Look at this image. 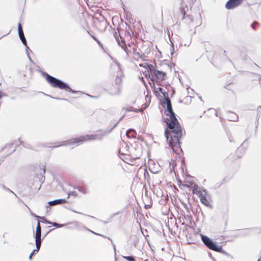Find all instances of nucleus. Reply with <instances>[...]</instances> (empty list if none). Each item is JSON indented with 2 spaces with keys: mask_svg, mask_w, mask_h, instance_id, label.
<instances>
[{
  "mask_svg": "<svg viewBox=\"0 0 261 261\" xmlns=\"http://www.w3.org/2000/svg\"><path fill=\"white\" fill-rule=\"evenodd\" d=\"M162 93L167 105V109L164 112L167 117L164 118V122L166 123L168 128L165 131V136L166 139L168 140L169 135L168 129L170 133L169 145L172 147H178L179 145V140L182 136L181 127L173 111L171 101L168 97V93L163 90Z\"/></svg>",
  "mask_w": 261,
  "mask_h": 261,
  "instance_id": "f257e3e1",
  "label": "nucleus"
},
{
  "mask_svg": "<svg viewBox=\"0 0 261 261\" xmlns=\"http://www.w3.org/2000/svg\"><path fill=\"white\" fill-rule=\"evenodd\" d=\"M46 80L53 87L58 88L60 89H64L66 91L75 93L76 91L72 90L69 87V85L62 81V80L57 79L47 73H45Z\"/></svg>",
  "mask_w": 261,
  "mask_h": 261,
  "instance_id": "f03ea898",
  "label": "nucleus"
},
{
  "mask_svg": "<svg viewBox=\"0 0 261 261\" xmlns=\"http://www.w3.org/2000/svg\"><path fill=\"white\" fill-rule=\"evenodd\" d=\"M96 140V136L95 135H86L84 136H81L79 138H74L72 140H68L63 142V144L58 145L57 146H55L54 147H57L65 145H71L75 143L77 144L78 145L81 144L83 143L84 142L88 140Z\"/></svg>",
  "mask_w": 261,
  "mask_h": 261,
  "instance_id": "7ed1b4c3",
  "label": "nucleus"
},
{
  "mask_svg": "<svg viewBox=\"0 0 261 261\" xmlns=\"http://www.w3.org/2000/svg\"><path fill=\"white\" fill-rule=\"evenodd\" d=\"M201 239L203 244L208 249L218 252L225 254V251L222 249L221 246H217L212 240L207 236L201 234Z\"/></svg>",
  "mask_w": 261,
  "mask_h": 261,
  "instance_id": "20e7f679",
  "label": "nucleus"
},
{
  "mask_svg": "<svg viewBox=\"0 0 261 261\" xmlns=\"http://www.w3.org/2000/svg\"><path fill=\"white\" fill-rule=\"evenodd\" d=\"M41 227L40 225V221L39 220L37 221V224L36 228L35 234L34 236L35 238V245H37L38 247V245H41L42 240L41 238Z\"/></svg>",
  "mask_w": 261,
  "mask_h": 261,
  "instance_id": "39448f33",
  "label": "nucleus"
},
{
  "mask_svg": "<svg viewBox=\"0 0 261 261\" xmlns=\"http://www.w3.org/2000/svg\"><path fill=\"white\" fill-rule=\"evenodd\" d=\"M243 0H229L225 5L227 9H232L239 6L242 3Z\"/></svg>",
  "mask_w": 261,
  "mask_h": 261,
  "instance_id": "423d86ee",
  "label": "nucleus"
},
{
  "mask_svg": "<svg viewBox=\"0 0 261 261\" xmlns=\"http://www.w3.org/2000/svg\"><path fill=\"white\" fill-rule=\"evenodd\" d=\"M122 86L113 85L109 90V93L112 95H119L121 93Z\"/></svg>",
  "mask_w": 261,
  "mask_h": 261,
  "instance_id": "0eeeda50",
  "label": "nucleus"
},
{
  "mask_svg": "<svg viewBox=\"0 0 261 261\" xmlns=\"http://www.w3.org/2000/svg\"><path fill=\"white\" fill-rule=\"evenodd\" d=\"M115 37L119 46H120L123 49V50L126 53L127 55H128L129 53L130 52V49L128 48L127 45L125 43V41L124 40L121 39V43L119 38L116 36Z\"/></svg>",
  "mask_w": 261,
  "mask_h": 261,
  "instance_id": "6e6552de",
  "label": "nucleus"
},
{
  "mask_svg": "<svg viewBox=\"0 0 261 261\" xmlns=\"http://www.w3.org/2000/svg\"><path fill=\"white\" fill-rule=\"evenodd\" d=\"M166 74L165 72L158 70H156L155 72L153 73V75L155 76V77L158 80L161 81H164L165 80V76Z\"/></svg>",
  "mask_w": 261,
  "mask_h": 261,
  "instance_id": "1a4fd4ad",
  "label": "nucleus"
},
{
  "mask_svg": "<svg viewBox=\"0 0 261 261\" xmlns=\"http://www.w3.org/2000/svg\"><path fill=\"white\" fill-rule=\"evenodd\" d=\"M66 201L65 199H58L48 202V204L49 205H55L65 203Z\"/></svg>",
  "mask_w": 261,
  "mask_h": 261,
  "instance_id": "9d476101",
  "label": "nucleus"
},
{
  "mask_svg": "<svg viewBox=\"0 0 261 261\" xmlns=\"http://www.w3.org/2000/svg\"><path fill=\"white\" fill-rule=\"evenodd\" d=\"M199 197L200 198H208V195L207 194V192L205 188L203 187L200 188L199 190Z\"/></svg>",
  "mask_w": 261,
  "mask_h": 261,
  "instance_id": "9b49d317",
  "label": "nucleus"
},
{
  "mask_svg": "<svg viewBox=\"0 0 261 261\" xmlns=\"http://www.w3.org/2000/svg\"><path fill=\"white\" fill-rule=\"evenodd\" d=\"M126 135L128 138H135L136 132L134 129L130 128L127 130Z\"/></svg>",
  "mask_w": 261,
  "mask_h": 261,
  "instance_id": "f8f14e48",
  "label": "nucleus"
},
{
  "mask_svg": "<svg viewBox=\"0 0 261 261\" xmlns=\"http://www.w3.org/2000/svg\"><path fill=\"white\" fill-rule=\"evenodd\" d=\"M83 229L87 230H88V231H89L91 232L92 233H94V234H96V235L101 236H102V237H104V238H108V239L109 240H110L111 241V242H112V245H113V247H114V250H115V244L113 242L112 240L111 239H110L109 237H106V236H104L101 235V234H99V233H95V232H94V231H92V230H89V229H88L87 228H86V227H85V226H83Z\"/></svg>",
  "mask_w": 261,
  "mask_h": 261,
  "instance_id": "ddd939ff",
  "label": "nucleus"
},
{
  "mask_svg": "<svg viewBox=\"0 0 261 261\" xmlns=\"http://www.w3.org/2000/svg\"><path fill=\"white\" fill-rule=\"evenodd\" d=\"M228 113L230 114V116L228 117L230 121H236L238 120V117L235 113L231 112H229Z\"/></svg>",
  "mask_w": 261,
  "mask_h": 261,
  "instance_id": "4468645a",
  "label": "nucleus"
},
{
  "mask_svg": "<svg viewBox=\"0 0 261 261\" xmlns=\"http://www.w3.org/2000/svg\"><path fill=\"white\" fill-rule=\"evenodd\" d=\"M192 191H193V194H195V193H198V194H199V190L200 189V188H199V186L197 184H192Z\"/></svg>",
  "mask_w": 261,
  "mask_h": 261,
  "instance_id": "2eb2a0df",
  "label": "nucleus"
},
{
  "mask_svg": "<svg viewBox=\"0 0 261 261\" xmlns=\"http://www.w3.org/2000/svg\"><path fill=\"white\" fill-rule=\"evenodd\" d=\"M41 245H38V247L37 245H36V249H34L31 253L30 254L29 258L30 260L32 259V256L34 255V254L35 253V252H38L40 248Z\"/></svg>",
  "mask_w": 261,
  "mask_h": 261,
  "instance_id": "dca6fc26",
  "label": "nucleus"
},
{
  "mask_svg": "<svg viewBox=\"0 0 261 261\" xmlns=\"http://www.w3.org/2000/svg\"><path fill=\"white\" fill-rule=\"evenodd\" d=\"M200 200L201 202L206 206H208L210 204L208 198L202 197L201 198H200Z\"/></svg>",
  "mask_w": 261,
  "mask_h": 261,
  "instance_id": "f3484780",
  "label": "nucleus"
},
{
  "mask_svg": "<svg viewBox=\"0 0 261 261\" xmlns=\"http://www.w3.org/2000/svg\"><path fill=\"white\" fill-rule=\"evenodd\" d=\"M18 35H19L20 39L21 40L22 44L24 45H27V40H26V39L25 38L24 34H19Z\"/></svg>",
  "mask_w": 261,
  "mask_h": 261,
  "instance_id": "a211bd4d",
  "label": "nucleus"
},
{
  "mask_svg": "<svg viewBox=\"0 0 261 261\" xmlns=\"http://www.w3.org/2000/svg\"><path fill=\"white\" fill-rule=\"evenodd\" d=\"M148 69L150 71V72L152 73H154L155 71L157 70L155 68L154 66L152 64H148L147 65Z\"/></svg>",
  "mask_w": 261,
  "mask_h": 261,
  "instance_id": "6ab92c4d",
  "label": "nucleus"
},
{
  "mask_svg": "<svg viewBox=\"0 0 261 261\" xmlns=\"http://www.w3.org/2000/svg\"><path fill=\"white\" fill-rule=\"evenodd\" d=\"M116 86H122V80L120 77H117L115 80V84Z\"/></svg>",
  "mask_w": 261,
  "mask_h": 261,
  "instance_id": "aec40b11",
  "label": "nucleus"
},
{
  "mask_svg": "<svg viewBox=\"0 0 261 261\" xmlns=\"http://www.w3.org/2000/svg\"><path fill=\"white\" fill-rule=\"evenodd\" d=\"M106 135V132L102 133V134H95L96 136V140H102L103 136Z\"/></svg>",
  "mask_w": 261,
  "mask_h": 261,
  "instance_id": "412c9836",
  "label": "nucleus"
},
{
  "mask_svg": "<svg viewBox=\"0 0 261 261\" xmlns=\"http://www.w3.org/2000/svg\"><path fill=\"white\" fill-rule=\"evenodd\" d=\"M50 223H48L49 224H51L53 226H55V227H56L57 228H61V227H62L64 226V224H58L56 222H50Z\"/></svg>",
  "mask_w": 261,
  "mask_h": 261,
  "instance_id": "4be33fe9",
  "label": "nucleus"
},
{
  "mask_svg": "<svg viewBox=\"0 0 261 261\" xmlns=\"http://www.w3.org/2000/svg\"><path fill=\"white\" fill-rule=\"evenodd\" d=\"M123 257L128 261H136L135 258L133 256H123Z\"/></svg>",
  "mask_w": 261,
  "mask_h": 261,
  "instance_id": "5701e85b",
  "label": "nucleus"
},
{
  "mask_svg": "<svg viewBox=\"0 0 261 261\" xmlns=\"http://www.w3.org/2000/svg\"><path fill=\"white\" fill-rule=\"evenodd\" d=\"M35 217H38V218H40L42 220V222L43 223H46V224H48V223H50V221L47 220L45 217H39L38 216H35Z\"/></svg>",
  "mask_w": 261,
  "mask_h": 261,
  "instance_id": "b1692460",
  "label": "nucleus"
},
{
  "mask_svg": "<svg viewBox=\"0 0 261 261\" xmlns=\"http://www.w3.org/2000/svg\"><path fill=\"white\" fill-rule=\"evenodd\" d=\"M18 35H19L20 34H23L22 26L20 23H19L18 24Z\"/></svg>",
  "mask_w": 261,
  "mask_h": 261,
  "instance_id": "393cba45",
  "label": "nucleus"
},
{
  "mask_svg": "<svg viewBox=\"0 0 261 261\" xmlns=\"http://www.w3.org/2000/svg\"><path fill=\"white\" fill-rule=\"evenodd\" d=\"M3 189H4L5 190L7 191H9L11 193H12L13 194H14L16 197H18L17 195L14 193L13 192L12 190H11L10 189H9L8 188H7L5 186H3Z\"/></svg>",
  "mask_w": 261,
  "mask_h": 261,
  "instance_id": "a878e982",
  "label": "nucleus"
},
{
  "mask_svg": "<svg viewBox=\"0 0 261 261\" xmlns=\"http://www.w3.org/2000/svg\"><path fill=\"white\" fill-rule=\"evenodd\" d=\"M70 196H74L75 197L77 196V194L76 192L75 191H72L69 193L67 198H69Z\"/></svg>",
  "mask_w": 261,
  "mask_h": 261,
  "instance_id": "bb28decb",
  "label": "nucleus"
},
{
  "mask_svg": "<svg viewBox=\"0 0 261 261\" xmlns=\"http://www.w3.org/2000/svg\"><path fill=\"white\" fill-rule=\"evenodd\" d=\"M163 89L161 87L154 88V91L155 93H157L158 91L160 92L161 93H163Z\"/></svg>",
  "mask_w": 261,
  "mask_h": 261,
  "instance_id": "cd10ccee",
  "label": "nucleus"
},
{
  "mask_svg": "<svg viewBox=\"0 0 261 261\" xmlns=\"http://www.w3.org/2000/svg\"><path fill=\"white\" fill-rule=\"evenodd\" d=\"M93 38V39L100 46H102L101 45V43L100 42V41L97 38H96L95 36H91Z\"/></svg>",
  "mask_w": 261,
  "mask_h": 261,
  "instance_id": "c85d7f7f",
  "label": "nucleus"
},
{
  "mask_svg": "<svg viewBox=\"0 0 261 261\" xmlns=\"http://www.w3.org/2000/svg\"><path fill=\"white\" fill-rule=\"evenodd\" d=\"M133 50H134V55H137V56H138V57H140V58H141L140 54H139L138 52H137V51H136L137 49H136V48H135V47H133Z\"/></svg>",
  "mask_w": 261,
  "mask_h": 261,
  "instance_id": "c756f323",
  "label": "nucleus"
},
{
  "mask_svg": "<svg viewBox=\"0 0 261 261\" xmlns=\"http://www.w3.org/2000/svg\"><path fill=\"white\" fill-rule=\"evenodd\" d=\"M249 229H245L243 231L241 235L242 236H245V235H246L247 234L249 233Z\"/></svg>",
  "mask_w": 261,
  "mask_h": 261,
  "instance_id": "7c9ffc66",
  "label": "nucleus"
},
{
  "mask_svg": "<svg viewBox=\"0 0 261 261\" xmlns=\"http://www.w3.org/2000/svg\"><path fill=\"white\" fill-rule=\"evenodd\" d=\"M49 97H50L52 98L57 99V100H62L66 101H68L67 99H65V98H59V97H51L50 96H49Z\"/></svg>",
  "mask_w": 261,
  "mask_h": 261,
  "instance_id": "2f4dec72",
  "label": "nucleus"
},
{
  "mask_svg": "<svg viewBox=\"0 0 261 261\" xmlns=\"http://www.w3.org/2000/svg\"><path fill=\"white\" fill-rule=\"evenodd\" d=\"M77 190L80 191L82 192L83 193L85 194L86 193V190L84 189V188L82 187H78Z\"/></svg>",
  "mask_w": 261,
  "mask_h": 261,
  "instance_id": "473e14b6",
  "label": "nucleus"
},
{
  "mask_svg": "<svg viewBox=\"0 0 261 261\" xmlns=\"http://www.w3.org/2000/svg\"><path fill=\"white\" fill-rule=\"evenodd\" d=\"M25 51H26L27 55L28 56V55H29L28 50L30 49H29V47L27 46V45H25Z\"/></svg>",
  "mask_w": 261,
  "mask_h": 261,
  "instance_id": "72a5a7b5",
  "label": "nucleus"
},
{
  "mask_svg": "<svg viewBox=\"0 0 261 261\" xmlns=\"http://www.w3.org/2000/svg\"><path fill=\"white\" fill-rule=\"evenodd\" d=\"M134 45V43H131V44L128 43V46H127V47H130V48H131V47H132V48H133V47H134V46H133Z\"/></svg>",
  "mask_w": 261,
  "mask_h": 261,
  "instance_id": "f704fd0d",
  "label": "nucleus"
},
{
  "mask_svg": "<svg viewBox=\"0 0 261 261\" xmlns=\"http://www.w3.org/2000/svg\"><path fill=\"white\" fill-rule=\"evenodd\" d=\"M257 24V22H254L252 24H251V27L255 30V27H254V24Z\"/></svg>",
  "mask_w": 261,
  "mask_h": 261,
  "instance_id": "c9c22d12",
  "label": "nucleus"
},
{
  "mask_svg": "<svg viewBox=\"0 0 261 261\" xmlns=\"http://www.w3.org/2000/svg\"><path fill=\"white\" fill-rule=\"evenodd\" d=\"M27 56H28V58H29V61H30L31 62H33V61H32V60L31 58L30 57V55H28Z\"/></svg>",
  "mask_w": 261,
  "mask_h": 261,
  "instance_id": "e433bc0d",
  "label": "nucleus"
},
{
  "mask_svg": "<svg viewBox=\"0 0 261 261\" xmlns=\"http://www.w3.org/2000/svg\"><path fill=\"white\" fill-rule=\"evenodd\" d=\"M151 207V205H149V204H147V205H145V207L146 208H149V207Z\"/></svg>",
  "mask_w": 261,
  "mask_h": 261,
  "instance_id": "4c0bfd02",
  "label": "nucleus"
},
{
  "mask_svg": "<svg viewBox=\"0 0 261 261\" xmlns=\"http://www.w3.org/2000/svg\"><path fill=\"white\" fill-rule=\"evenodd\" d=\"M126 111L130 112V111H132V110L130 108H127V109H126Z\"/></svg>",
  "mask_w": 261,
  "mask_h": 261,
  "instance_id": "58836bf2",
  "label": "nucleus"
},
{
  "mask_svg": "<svg viewBox=\"0 0 261 261\" xmlns=\"http://www.w3.org/2000/svg\"><path fill=\"white\" fill-rule=\"evenodd\" d=\"M45 166H44V168H43V173H45Z\"/></svg>",
  "mask_w": 261,
  "mask_h": 261,
  "instance_id": "ea45409f",
  "label": "nucleus"
},
{
  "mask_svg": "<svg viewBox=\"0 0 261 261\" xmlns=\"http://www.w3.org/2000/svg\"><path fill=\"white\" fill-rule=\"evenodd\" d=\"M138 155H139V154H138V155H137V154L135 155V156H135V158H138Z\"/></svg>",
  "mask_w": 261,
  "mask_h": 261,
  "instance_id": "a19ab883",
  "label": "nucleus"
},
{
  "mask_svg": "<svg viewBox=\"0 0 261 261\" xmlns=\"http://www.w3.org/2000/svg\"><path fill=\"white\" fill-rule=\"evenodd\" d=\"M116 64L118 65V66H119V63L118 62H116Z\"/></svg>",
  "mask_w": 261,
  "mask_h": 261,
  "instance_id": "79ce46f5",
  "label": "nucleus"
},
{
  "mask_svg": "<svg viewBox=\"0 0 261 261\" xmlns=\"http://www.w3.org/2000/svg\"><path fill=\"white\" fill-rule=\"evenodd\" d=\"M240 150H241V148L240 147L238 148V149L237 150V151H239Z\"/></svg>",
  "mask_w": 261,
  "mask_h": 261,
  "instance_id": "37998d69",
  "label": "nucleus"
},
{
  "mask_svg": "<svg viewBox=\"0 0 261 261\" xmlns=\"http://www.w3.org/2000/svg\"><path fill=\"white\" fill-rule=\"evenodd\" d=\"M121 119H122V118H120V119L119 120V121H118V122H119L120 121H121Z\"/></svg>",
  "mask_w": 261,
  "mask_h": 261,
  "instance_id": "c03bdc74",
  "label": "nucleus"
},
{
  "mask_svg": "<svg viewBox=\"0 0 261 261\" xmlns=\"http://www.w3.org/2000/svg\"><path fill=\"white\" fill-rule=\"evenodd\" d=\"M258 108L261 109V106H259Z\"/></svg>",
  "mask_w": 261,
  "mask_h": 261,
  "instance_id": "a18cd8bd",
  "label": "nucleus"
},
{
  "mask_svg": "<svg viewBox=\"0 0 261 261\" xmlns=\"http://www.w3.org/2000/svg\"><path fill=\"white\" fill-rule=\"evenodd\" d=\"M47 233H48V232H47V233H46L44 235V237H46V234H47Z\"/></svg>",
  "mask_w": 261,
  "mask_h": 261,
  "instance_id": "49530a36",
  "label": "nucleus"
},
{
  "mask_svg": "<svg viewBox=\"0 0 261 261\" xmlns=\"http://www.w3.org/2000/svg\"><path fill=\"white\" fill-rule=\"evenodd\" d=\"M87 96L91 97V96L89 95V94H87Z\"/></svg>",
  "mask_w": 261,
  "mask_h": 261,
  "instance_id": "de8ad7c7",
  "label": "nucleus"
},
{
  "mask_svg": "<svg viewBox=\"0 0 261 261\" xmlns=\"http://www.w3.org/2000/svg\"><path fill=\"white\" fill-rule=\"evenodd\" d=\"M118 122H116V124H118ZM117 124L115 125L114 126H115Z\"/></svg>",
  "mask_w": 261,
  "mask_h": 261,
  "instance_id": "09e8293b",
  "label": "nucleus"
},
{
  "mask_svg": "<svg viewBox=\"0 0 261 261\" xmlns=\"http://www.w3.org/2000/svg\"><path fill=\"white\" fill-rule=\"evenodd\" d=\"M144 261H148L147 259H145Z\"/></svg>",
  "mask_w": 261,
  "mask_h": 261,
  "instance_id": "8fccbe9b",
  "label": "nucleus"
},
{
  "mask_svg": "<svg viewBox=\"0 0 261 261\" xmlns=\"http://www.w3.org/2000/svg\"><path fill=\"white\" fill-rule=\"evenodd\" d=\"M257 261H259V259H258Z\"/></svg>",
  "mask_w": 261,
  "mask_h": 261,
  "instance_id": "3c124183",
  "label": "nucleus"
}]
</instances>
